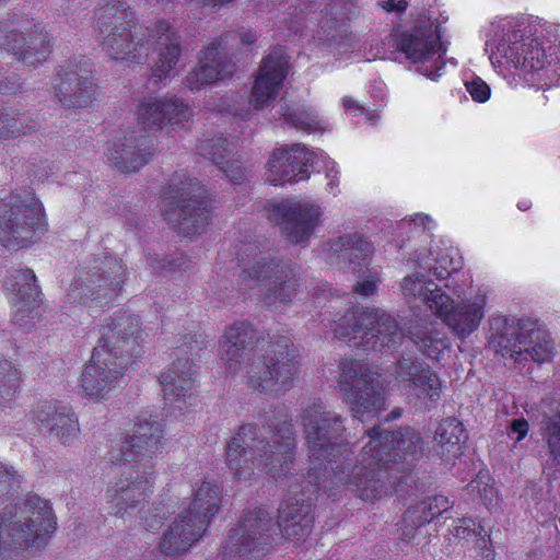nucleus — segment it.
Wrapping results in <instances>:
<instances>
[{"instance_id": "29", "label": "nucleus", "mask_w": 560, "mask_h": 560, "mask_svg": "<svg viewBox=\"0 0 560 560\" xmlns=\"http://www.w3.org/2000/svg\"><path fill=\"white\" fill-rule=\"evenodd\" d=\"M35 417L62 444H70L80 432L75 415L69 406L60 402L40 404L35 410Z\"/></svg>"}, {"instance_id": "35", "label": "nucleus", "mask_w": 560, "mask_h": 560, "mask_svg": "<svg viewBox=\"0 0 560 560\" xmlns=\"http://www.w3.org/2000/svg\"><path fill=\"white\" fill-rule=\"evenodd\" d=\"M330 250L340 261L354 265L352 270L357 271V266L365 265L368 257L373 252V246L359 234H346L330 244Z\"/></svg>"}, {"instance_id": "20", "label": "nucleus", "mask_w": 560, "mask_h": 560, "mask_svg": "<svg viewBox=\"0 0 560 560\" xmlns=\"http://www.w3.org/2000/svg\"><path fill=\"white\" fill-rule=\"evenodd\" d=\"M229 32L213 38L198 54L197 65L187 73L184 85L195 92L217 81L229 79L236 70V65L229 52V42L235 38Z\"/></svg>"}, {"instance_id": "5", "label": "nucleus", "mask_w": 560, "mask_h": 560, "mask_svg": "<svg viewBox=\"0 0 560 560\" xmlns=\"http://www.w3.org/2000/svg\"><path fill=\"white\" fill-rule=\"evenodd\" d=\"M295 433L283 411L275 412L267 425H242L229 441L225 462L238 478H249L255 469L273 478L287 476L295 456Z\"/></svg>"}, {"instance_id": "13", "label": "nucleus", "mask_w": 560, "mask_h": 560, "mask_svg": "<svg viewBox=\"0 0 560 560\" xmlns=\"http://www.w3.org/2000/svg\"><path fill=\"white\" fill-rule=\"evenodd\" d=\"M164 219L185 237L203 233L210 223V200L206 188L195 178L173 182L163 197Z\"/></svg>"}, {"instance_id": "50", "label": "nucleus", "mask_w": 560, "mask_h": 560, "mask_svg": "<svg viewBox=\"0 0 560 560\" xmlns=\"http://www.w3.org/2000/svg\"><path fill=\"white\" fill-rule=\"evenodd\" d=\"M18 369L8 360L0 359V384L19 381Z\"/></svg>"}, {"instance_id": "58", "label": "nucleus", "mask_w": 560, "mask_h": 560, "mask_svg": "<svg viewBox=\"0 0 560 560\" xmlns=\"http://www.w3.org/2000/svg\"><path fill=\"white\" fill-rule=\"evenodd\" d=\"M238 36H240L242 44H244V45H250V44L255 43V40L257 38L256 33L250 30L242 31L238 34Z\"/></svg>"}, {"instance_id": "25", "label": "nucleus", "mask_w": 560, "mask_h": 560, "mask_svg": "<svg viewBox=\"0 0 560 560\" xmlns=\"http://www.w3.org/2000/svg\"><path fill=\"white\" fill-rule=\"evenodd\" d=\"M256 340L257 332L246 320L234 322L225 329L219 341V351L229 374L242 371Z\"/></svg>"}, {"instance_id": "44", "label": "nucleus", "mask_w": 560, "mask_h": 560, "mask_svg": "<svg viewBox=\"0 0 560 560\" xmlns=\"http://www.w3.org/2000/svg\"><path fill=\"white\" fill-rule=\"evenodd\" d=\"M544 430L549 453L560 464V402L551 415L544 416Z\"/></svg>"}, {"instance_id": "56", "label": "nucleus", "mask_w": 560, "mask_h": 560, "mask_svg": "<svg viewBox=\"0 0 560 560\" xmlns=\"http://www.w3.org/2000/svg\"><path fill=\"white\" fill-rule=\"evenodd\" d=\"M434 508H436V511L434 513L442 514L443 512H446L451 506V502L447 497L442 494H435L432 497Z\"/></svg>"}, {"instance_id": "4", "label": "nucleus", "mask_w": 560, "mask_h": 560, "mask_svg": "<svg viewBox=\"0 0 560 560\" xmlns=\"http://www.w3.org/2000/svg\"><path fill=\"white\" fill-rule=\"evenodd\" d=\"M485 50L493 67L514 68L538 89L550 86L559 77L560 38L555 25L501 19L491 23Z\"/></svg>"}, {"instance_id": "22", "label": "nucleus", "mask_w": 560, "mask_h": 560, "mask_svg": "<svg viewBox=\"0 0 560 560\" xmlns=\"http://www.w3.org/2000/svg\"><path fill=\"white\" fill-rule=\"evenodd\" d=\"M282 233L294 244H304L323 222L320 207L308 200L284 199L272 211Z\"/></svg>"}, {"instance_id": "27", "label": "nucleus", "mask_w": 560, "mask_h": 560, "mask_svg": "<svg viewBox=\"0 0 560 560\" xmlns=\"http://www.w3.org/2000/svg\"><path fill=\"white\" fill-rule=\"evenodd\" d=\"M205 530V521H192L188 514L179 513L161 537L160 551L165 556H179L188 551Z\"/></svg>"}, {"instance_id": "21", "label": "nucleus", "mask_w": 560, "mask_h": 560, "mask_svg": "<svg viewBox=\"0 0 560 560\" xmlns=\"http://www.w3.org/2000/svg\"><path fill=\"white\" fill-rule=\"evenodd\" d=\"M55 96L67 108H86L95 100L92 65L84 59L69 60L57 72Z\"/></svg>"}, {"instance_id": "60", "label": "nucleus", "mask_w": 560, "mask_h": 560, "mask_svg": "<svg viewBox=\"0 0 560 560\" xmlns=\"http://www.w3.org/2000/svg\"><path fill=\"white\" fill-rule=\"evenodd\" d=\"M342 104L346 110H359L362 114L364 113V108H362L354 100L350 97H343Z\"/></svg>"}, {"instance_id": "45", "label": "nucleus", "mask_w": 560, "mask_h": 560, "mask_svg": "<svg viewBox=\"0 0 560 560\" xmlns=\"http://www.w3.org/2000/svg\"><path fill=\"white\" fill-rule=\"evenodd\" d=\"M22 476L12 467L0 463V504L18 492Z\"/></svg>"}, {"instance_id": "61", "label": "nucleus", "mask_w": 560, "mask_h": 560, "mask_svg": "<svg viewBox=\"0 0 560 560\" xmlns=\"http://www.w3.org/2000/svg\"><path fill=\"white\" fill-rule=\"evenodd\" d=\"M183 260H184L183 255H180V257L176 258V260L168 262V265H170L168 268L170 269L180 268L184 265Z\"/></svg>"}, {"instance_id": "52", "label": "nucleus", "mask_w": 560, "mask_h": 560, "mask_svg": "<svg viewBox=\"0 0 560 560\" xmlns=\"http://www.w3.org/2000/svg\"><path fill=\"white\" fill-rule=\"evenodd\" d=\"M51 170L50 163L46 161L42 165L31 164L27 173L33 180L44 182L48 178Z\"/></svg>"}, {"instance_id": "55", "label": "nucleus", "mask_w": 560, "mask_h": 560, "mask_svg": "<svg viewBox=\"0 0 560 560\" xmlns=\"http://www.w3.org/2000/svg\"><path fill=\"white\" fill-rule=\"evenodd\" d=\"M381 7L383 10L388 12H404L407 9L408 3L406 0H386L381 3Z\"/></svg>"}, {"instance_id": "51", "label": "nucleus", "mask_w": 560, "mask_h": 560, "mask_svg": "<svg viewBox=\"0 0 560 560\" xmlns=\"http://www.w3.org/2000/svg\"><path fill=\"white\" fill-rule=\"evenodd\" d=\"M377 281L374 276L369 275L354 285V292L362 296H370L376 292Z\"/></svg>"}, {"instance_id": "48", "label": "nucleus", "mask_w": 560, "mask_h": 560, "mask_svg": "<svg viewBox=\"0 0 560 560\" xmlns=\"http://www.w3.org/2000/svg\"><path fill=\"white\" fill-rule=\"evenodd\" d=\"M490 477L488 474L479 472L477 479L472 480L468 488L471 492H478L485 504H491L495 497V490L489 485Z\"/></svg>"}, {"instance_id": "33", "label": "nucleus", "mask_w": 560, "mask_h": 560, "mask_svg": "<svg viewBox=\"0 0 560 560\" xmlns=\"http://www.w3.org/2000/svg\"><path fill=\"white\" fill-rule=\"evenodd\" d=\"M220 490L218 485L202 481L197 489L194 490V499L189 506L183 511L188 514L192 521H205V528L210 523V518L219 511Z\"/></svg>"}, {"instance_id": "7", "label": "nucleus", "mask_w": 560, "mask_h": 560, "mask_svg": "<svg viewBox=\"0 0 560 560\" xmlns=\"http://www.w3.org/2000/svg\"><path fill=\"white\" fill-rule=\"evenodd\" d=\"M164 425L158 417L140 419L136 422L132 434L121 442L113 459L118 463H135L140 469L129 471L106 491L108 501L114 504V514L124 517L130 510L143 503L152 491L154 465L153 458L162 447Z\"/></svg>"}, {"instance_id": "59", "label": "nucleus", "mask_w": 560, "mask_h": 560, "mask_svg": "<svg viewBox=\"0 0 560 560\" xmlns=\"http://www.w3.org/2000/svg\"><path fill=\"white\" fill-rule=\"evenodd\" d=\"M425 221H429V217L428 215L417 214L410 221L404 220L401 224L405 225L407 223L410 224L412 222L416 225V228L422 226V231H424L427 229Z\"/></svg>"}, {"instance_id": "15", "label": "nucleus", "mask_w": 560, "mask_h": 560, "mask_svg": "<svg viewBox=\"0 0 560 560\" xmlns=\"http://www.w3.org/2000/svg\"><path fill=\"white\" fill-rule=\"evenodd\" d=\"M126 279L127 270L122 260L104 255L95 258L90 268L81 270L72 280L67 301L73 304L96 301L97 305L103 306L118 295Z\"/></svg>"}, {"instance_id": "34", "label": "nucleus", "mask_w": 560, "mask_h": 560, "mask_svg": "<svg viewBox=\"0 0 560 560\" xmlns=\"http://www.w3.org/2000/svg\"><path fill=\"white\" fill-rule=\"evenodd\" d=\"M433 253H436L433 258L434 265H431V258L427 255V249L416 250L407 262H417L420 269H429L438 280L447 279L462 267L460 257H455L452 249H440L436 246L434 250H430V254Z\"/></svg>"}, {"instance_id": "8", "label": "nucleus", "mask_w": 560, "mask_h": 560, "mask_svg": "<svg viewBox=\"0 0 560 560\" xmlns=\"http://www.w3.org/2000/svg\"><path fill=\"white\" fill-rule=\"evenodd\" d=\"M140 337L138 316L119 313L103 328L102 337L82 373V385L124 382L132 359L138 357Z\"/></svg>"}, {"instance_id": "24", "label": "nucleus", "mask_w": 560, "mask_h": 560, "mask_svg": "<svg viewBox=\"0 0 560 560\" xmlns=\"http://www.w3.org/2000/svg\"><path fill=\"white\" fill-rule=\"evenodd\" d=\"M287 74L288 58L282 49H275L265 56L252 88L250 104L256 109L269 106L282 89Z\"/></svg>"}, {"instance_id": "37", "label": "nucleus", "mask_w": 560, "mask_h": 560, "mask_svg": "<svg viewBox=\"0 0 560 560\" xmlns=\"http://www.w3.org/2000/svg\"><path fill=\"white\" fill-rule=\"evenodd\" d=\"M467 440L464 425L456 418L444 419L436 428L434 442L442 456L456 457L462 453V444Z\"/></svg>"}, {"instance_id": "14", "label": "nucleus", "mask_w": 560, "mask_h": 560, "mask_svg": "<svg viewBox=\"0 0 560 560\" xmlns=\"http://www.w3.org/2000/svg\"><path fill=\"white\" fill-rule=\"evenodd\" d=\"M490 345L502 358L515 362L532 360L544 363L551 359L555 351L550 334L537 323L524 319H505L492 335Z\"/></svg>"}, {"instance_id": "39", "label": "nucleus", "mask_w": 560, "mask_h": 560, "mask_svg": "<svg viewBox=\"0 0 560 560\" xmlns=\"http://www.w3.org/2000/svg\"><path fill=\"white\" fill-rule=\"evenodd\" d=\"M434 511H436V508H434L432 497L408 508L401 520L400 530L402 539L411 541L419 527L439 516V513H434Z\"/></svg>"}, {"instance_id": "54", "label": "nucleus", "mask_w": 560, "mask_h": 560, "mask_svg": "<svg viewBox=\"0 0 560 560\" xmlns=\"http://www.w3.org/2000/svg\"><path fill=\"white\" fill-rule=\"evenodd\" d=\"M511 431L517 433L516 441H521L528 432V422L525 419H514L511 423Z\"/></svg>"}, {"instance_id": "19", "label": "nucleus", "mask_w": 560, "mask_h": 560, "mask_svg": "<svg viewBox=\"0 0 560 560\" xmlns=\"http://www.w3.org/2000/svg\"><path fill=\"white\" fill-rule=\"evenodd\" d=\"M0 47L25 66L37 68L49 58L52 37L40 24L1 22Z\"/></svg>"}, {"instance_id": "2", "label": "nucleus", "mask_w": 560, "mask_h": 560, "mask_svg": "<svg viewBox=\"0 0 560 560\" xmlns=\"http://www.w3.org/2000/svg\"><path fill=\"white\" fill-rule=\"evenodd\" d=\"M310 463L303 485L291 486L290 495L279 508L278 521L272 522L266 509L245 512L238 525L230 532L221 560H250L254 552L265 550L279 534L294 544L305 540L313 529V501L319 491L323 489L328 497H332L335 486H346L334 477L328 458H310Z\"/></svg>"}, {"instance_id": "46", "label": "nucleus", "mask_w": 560, "mask_h": 560, "mask_svg": "<svg viewBox=\"0 0 560 560\" xmlns=\"http://www.w3.org/2000/svg\"><path fill=\"white\" fill-rule=\"evenodd\" d=\"M409 400L419 409H431L441 398V387H410Z\"/></svg>"}, {"instance_id": "40", "label": "nucleus", "mask_w": 560, "mask_h": 560, "mask_svg": "<svg viewBox=\"0 0 560 560\" xmlns=\"http://www.w3.org/2000/svg\"><path fill=\"white\" fill-rule=\"evenodd\" d=\"M39 127L38 118L33 115H10L4 109H0V142L28 135Z\"/></svg>"}, {"instance_id": "11", "label": "nucleus", "mask_w": 560, "mask_h": 560, "mask_svg": "<svg viewBox=\"0 0 560 560\" xmlns=\"http://www.w3.org/2000/svg\"><path fill=\"white\" fill-rule=\"evenodd\" d=\"M335 337L363 351L396 349L404 335L396 319L384 311L355 308L346 312L334 326Z\"/></svg>"}, {"instance_id": "28", "label": "nucleus", "mask_w": 560, "mask_h": 560, "mask_svg": "<svg viewBox=\"0 0 560 560\" xmlns=\"http://www.w3.org/2000/svg\"><path fill=\"white\" fill-rule=\"evenodd\" d=\"M197 150L201 156L212 161L225 173L233 184H240L245 178V170L235 158L237 148L234 141L222 136L203 138L199 141Z\"/></svg>"}, {"instance_id": "23", "label": "nucleus", "mask_w": 560, "mask_h": 560, "mask_svg": "<svg viewBox=\"0 0 560 560\" xmlns=\"http://www.w3.org/2000/svg\"><path fill=\"white\" fill-rule=\"evenodd\" d=\"M487 302V295L481 291L458 302L447 294V301L442 300L434 314L442 319L454 336L466 338L480 326L486 314Z\"/></svg>"}, {"instance_id": "16", "label": "nucleus", "mask_w": 560, "mask_h": 560, "mask_svg": "<svg viewBox=\"0 0 560 560\" xmlns=\"http://www.w3.org/2000/svg\"><path fill=\"white\" fill-rule=\"evenodd\" d=\"M318 166L326 171L328 186L332 190L338 185V170L334 160L323 151H308L301 143L276 149L267 163V180L272 185L293 184L308 179L310 167Z\"/></svg>"}, {"instance_id": "10", "label": "nucleus", "mask_w": 560, "mask_h": 560, "mask_svg": "<svg viewBox=\"0 0 560 560\" xmlns=\"http://www.w3.org/2000/svg\"><path fill=\"white\" fill-rule=\"evenodd\" d=\"M237 265L250 285L260 288L262 302L273 310L292 302L296 294V278L291 266L269 250L244 244L236 252Z\"/></svg>"}, {"instance_id": "57", "label": "nucleus", "mask_w": 560, "mask_h": 560, "mask_svg": "<svg viewBox=\"0 0 560 560\" xmlns=\"http://www.w3.org/2000/svg\"><path fill=\"white\" fill-rule=\"evenodd\" d=\"M19 92V84L14 81L8 80V82L0 81V93L10 94Z\"/></svg>"}, {"instance_id": "41", "label": "nucleus", "mask_w": 560, "mask_h": 560, "mask_svg": "<svg viewBox=\"0 0 560 560\" xmlns=\"http://www.w3.org/2000/svg\"><path fill=\"white\" fill-rule=\"evenodd\" d=\"M279 119L290 127H294L298 130L308 133L323 130L325 128L324 121L315 110L294 107L288 104L280 105Z\"/></svg>"}, {"instance_id": "64", "label": "nucleus", "mask_w": 560, "mask_h": 560, "mask_svg": "<svg viewBox=\"0 0 560 560\" xmlns=\"http://www.w3.org/2000/svg\"><path fill=\"white\" fill-rule=\"evenodd\" d=\"M532 206V203L529 201H520L517 203V208L521 210V211H525L527 209H529Z\"/></svg>"}, {"instance_id": "36", "label": "nucleus", "mask_w": 560, "mask_h": 560, "mask_svg": "<svg viewBox=\"0 0 560 560\" xmlns=\"http://www.w3.org/2000/svg\"><path fill=\"white\" fill-rule=\"evenodd\" d=\"M381 369L363 360L341 359L338 364V382L340 385H372L380 383Z\"/></svg>"}, {"instance_id": "47", "label": "nucleus", "mask_w": 560, "mask_h": 560, "mask_svg": "<svg viewBox=\"0 0 560 560\" xmlns=\"http://www.w3.org/2000/svg\"><path fill=\"white\" fill-rule=\"evenodd\" d=\"M186 387H164L163 389L164 405L171 412L175 409L183 411L186 407Z\"/></svg>"}, {"instance_id": "12", "label": "nucleus", "mask_w": 560, "mask_h": 560, "mask_svg": "<svg viewBox=\"0 0 560 560\" xmlns=\"http://www.w3.org/2000/svg\"><path fill=\"white\" fill-rule=\"evenodd\" d=\"M46 230L43 203L32 191L13 192L0 203V243L4 247L28 246Z\"/></svg>"}, {"instance_id": "38", "label": "nucleus", "mask_w": 560, "mask_h": 560, "mask_svg": "<svg viewBox=\"0 0 560 560\" xmlns=\"http://www.w3.org/2000/svg\"><path fill=\"white\" fill-rule=\"evenodd\" d=\"M396 381L407 385H441L438 375L424 363L402 358L395 368Z\"/></svg>"}, {"instance_id": "1", "label": "nucleus", "mask_w": 560, "mask_h": 560, "mask_svg": "<svg viewBox=\"0 0 560 560\" xmlns=\"http://www.w3.org/2000/svg\"><path fill=\"white\" fill-rule=\"evenodd\" d=\"M302 422L311 458H328L338 482L362 500L373 502L392 493V489L398 495L407 493L405 486L413 481L411 468L423 452V441L416 430H366L369 442L352 463V448L342 439L346 428L341 416L327 410L318 399L304 409Z\"/></svg>"}, {"instance_id": "6", "label": "nucleus", "mask_w": 560, "mask_h": 560, "mask_svg": "<svg viewBox=\"0 0 560 560\" xmlns=\"http://www.w3.org/2000/svg\"><path fill=\"white\" fill-rule=\"evenodd\" d=\"M191 115L190 106L175 95L144 98L138 108V121L142 129L132 130L110 142L106 151L108 161L120 172L138 171L154 154L152 136L182 129Z\"/></svg>"}, {"instance_id": "49", "label": "nucleus", "mask_w": 560, "mask_h": 560, "mask_svg": "<svg viewBox=\"0 0 560 560\" xmlns=\"http://www.w3.org/2000/svg\"><path fill=\"white\" fill-rule=\"evenodd\" d=\"M465 86L475 102L485 103L490 98V86L479 77L466 81Z\"/></svg>"}, {"instance_id": "18", "label": "nucleus", "mask_w": 560, "mask_h": 560, "mask_svg": "<svg viewBox=\"0 0 560 560\" xmlns=\"http://www.w3.org/2000/svg\"><path fill=\"white\" fill-rule=\"evenodd\" d=\"M299 350L288 336H269L266 353L254 360L247 371L253 385L280 383L287 385L295 380Z\"/></svg>"}, {"instance_id": "3", "label": "nucleus", "mask_w": 560, "mask_h": 560, "mask_svg": "<svg viewBox=\"0 0 560 560\" xmlns=\"http://www.w3.org/2000/svg\"><path fill=\"white\" fill-rule=\"evenodd\" d=\"M132 8L121 0H104L95 9L96 33L103 51L114 60L143 63L153 49L158 58L151 80L161 82L176 68L182 56L180 36L165 20L152 26L132 25Z\"/></svg>"}, {"instance_id": "53", "label": "nucleus", "mask_w": 560, "mask_h": 560, "mask_svg": "<svg viewBox=\"0 0 560 560\" xmlns=\"http://www.w3.org/2000/svg\"><path fill=\"white\" fill-rule=\"evenodd\" d=\"M106 387H81L80 395L90 402H98L102 399H107Z\"/></svg>"}, {"instance_id": "32", "label": "nucleus", "mask_w": 560, "mask_h": 560, "mask_svg": "<svg viewBox=\"0 0 560 560\" xmlns=\"http://www.w3.org/2000/svg\"><path fill=\"white\" fill-rule=\"evenodd\" d=\"M385 387H345L343 398L354 418L376 413L386 406Z\"/></svg>"}, {"instance_id": "26", "label": "nucleus", "mask_w": 560, "mask_h": 560, "mask_svg": "<svg viewBox=\"0 0 560 560\" xmlns=\"http://www.w3.org/2000/svg\"><path fill=\"white\" fill-rule=\"evenodd\" d=\"M5 288L14 307L13 320L21 326L26 325L24 319L33 314L39 296L34 271L28 268L14 269L5 280Z\"/></svg>"}, {"instance_id": "42", "label": "nucleus", "mask_w": 560, "mask_h": 560, "mask_svg": "<svg viewBox=\"0 0 560 560\" xmlns=\"http://www.w3.org/2000/svg\"><path fill=\"white\" fill-rule=\"evenodd\" d=\"M197 376V365L188 358H178L166 372L161 374L159 383L165 386L195 383Z\"/></svg>"}, {"instance_id": "9", "label": "nucleus", "mask_w": 560, "mask_h": 560, "mask_svg": "<svg viewBox=\"0 0 560 560\" xmlns=\"http://www.w3.org/2000/svg\"><path fill=\"white\" fill-rule=\"evenodd\" d=\"M56 525L49 502L37 494L28 495L21 503L7 505L0 513L1 556L10 559L28 549L44 548Z\"/></svg>"}, {"instance_id": "43", "label": "nucleus", "mask_w": 560, "mask_h": 560, "mask_svg": "<svg viewBox=\"0 0 560 560\" xmlns=\"http://www.w3.org/2000/svg\"><path fill=\"white\" fill-rule=\"evenodd\" d=\"M454 535L459 538H467L470 535L478 536V546L483 549V558L493 560V551L490 548L491 541L485 539L488 534L480 523L477 524L471 517H463L459 520V525L455 527Z\"/></svg>"}, {"instance_id": "30", "label": "nucleus", "mask_w": 560, "mask_h": 560, "mask_svg": "<svg viewBox=\"0 0 560 560\" xmlns=\"http://www.w3.org/2000/svg\"><path fill=\"white\" fill-rule=\"evenodd\" d=\"M412 264L415 271L402 278L401 292L408 303L420 302L434 313L442 300L447 301V294L427 278L425 270L420 269L417 262Z\"/></svg>"}, {"instance_id": "63", "label": "nucleus", "mask_w": 560, "mask_h": 560, "mask_svg": "<svg viewBox=\"0 0 560 560\" xmlns=\"http://www.w3.org/2000/svg\"><path fill=\"white\" fill-rule=\"evenodd\" d=\"M400 416H401V409L400 408H395L387 416L386 420H395V419L400 418Z\"/></svg>"}, {"instance_id": "62", "label": "nucleus", "mask_w": 560, "mask_h": 560, "mask_svg": "<svg viewBox=\"0 0 560 560\" xmlns=\"http://www.w3.org/2000/svg\"><path fill=\"white\" fill-rule=\"evenodd\" d=\"M162 524V518L159 517V518H155L150 523L148 520H145V525L151 528V529H155V528H159Z\"/></svg>"}, {"instance_id": "31", "label": "nucleus", "mask_w": 560, "mask_h": 560, "mask_svg": "<svg viewBox=\"0 0 560 560\" xmlns=\"http://www.w3.org/2000/svg\"><path fill=\"white\" fill-rule=\"evenodd\" d=\"M409 338L422 354L433 360H439L450 348L448 337L433 320L413 323L409 328Z\"/></svg>"}, {"instance_id": "17", "label": "nucleus", "mask_w": 560, "mask_h": 560, "mask_svg": "<svg viewBox=\"0 0 560 560\" xmlns=\"http://www.w3.org/2000/svg\"><path fill=\"white\" fill-rule=\"evenodd\" d=\"M389 43L402 52L417 70L424 77L436 80L443 74L445 62L442 60L446 47L440 35L431 27L416 28L411 32L390 34Z\"/></svg>"}]
</instances>
